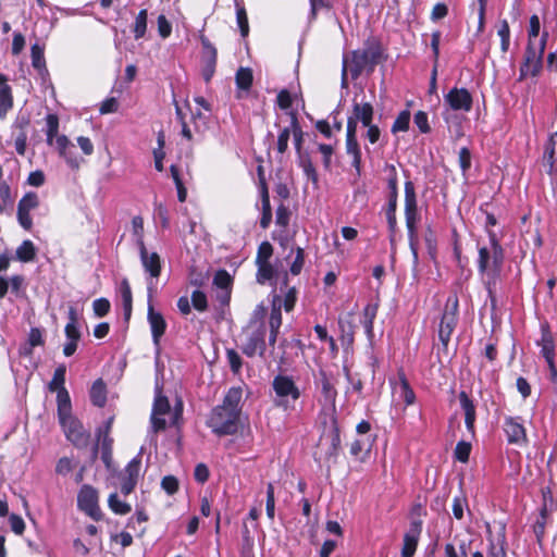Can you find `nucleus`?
I'll return each instance as SVG.
<instances>
[{"label": "nucleus", "instance_id": "obj_21", "mask_svg": "<svg viewBox=\"0 0 557 557\" xmlns=\"http://www.w3.org/2000/svg\"><path fill=\"white\" fill-rule=\"evenodd\" d=\"M148 321L151 326L153 341L156 344L159 343L160 337L165 332V321L160 312L154 311L153 306L149 304L148 306Z\"/></svg>", "mask_w": 557, "mask_h": 557}, {"label": "nucleus", "instance_id": "obj_37", "mask_svg": "<svg viewBox=\"0 0 557 557\" xmlns=\"http://www.w3.org/2000/svg\"><path fill=\"white\" fill-rule=\"evenodd\" d=\"M39 206V198L35 191L26 193L18 201L17 207L23 209L33 210Z\"/></svg>", "mask_w": 557, "mask_h": 557}, {"label": "nucleus", "instance_id": "obj_47", "mask_svg": "<svg viewBox=\"0 0 557 557\" xmlns=\"http://www.w3.org/2000/svg\"><path fill=\"white\" fill-rule=\"evenodd\" d=\"M191 304L198 311H205L208 308L207 296L201 290H194L191 294Z\"/></svg>", "mask_w": 557, "mask_h": 557}, {"label": "nucleus", "instance_id": "obj_22", "mask_svg": "<svg viewBox=\"0 0 557 557\" xmlns=\"http://www.w3.org/2000/svg\"><path fill=\"white\" fill-rule=\"evenodd\" d=\"M44 344L45 339L41 330L38 327H32L28 333L26 344L20 348V355L29 357L33 355V349L35 347L42 346Z\"/></svg>", "mask_w": 557, "mask_h": 557}, {"label": "nucleus", "instance_id": "obj_56", "mask_svg": "<svg viewBox=\"0 0 557 557\" xmlns=\"http://www.w3.org/2000/svg\"><path fill=\"white\" fill-rule=\"evenodd\" d=\"M258 265V281L263 283L273 276V267L270 262L256 263Z\"/></svg>", "mask_w": 557, "mask_h": 557}, {"label": "nucleus", "instance_id": "obj_43", "mask_svg": "<svg viewBox=\"0 0 557 557\" xmlns=\"http://www.w3.org/2000/svg\"><path fill=\"white\" fill-rule=\"evenodd\" d=\"M409 121H410V113L409 111H403L399 113L397 119L395 120L392 131L394 133L396 132H404L407 131L409 127Z\"/></svg>", "mask_w": 557, "mask_h": 557}, {"label": "nucleus", "instance_id": "obj_26", "mask_svg": "<svg viewBox=\"0 0 557 557\" xmlns=\"http://www.w3.org/2000/svg\"><path fill=\"white\" fill-rule=\"evenodd\" d=\"M456 318L453 317V314H443L441 323H440V330H438V336L442 342V344L446 347L450 341V336L453 334V331L456 325Z\"/></svg>", "mask_w": 557, "mask_h": 557}, {"label": "nucleus", "instance_id": "obj_27", "mask_svg": "<svg viewBox=\"0 0 557 557\" xmlns=\"http://www.w3.org/2000/svg\"><path fill=\"white\" fill-rule=\"evenodd\" d=\"M505 431L510 443H520L525 441L524 428L512 418L506 420Z\"/></svg>", "mask_w": 557, "mask_h": 557}, {"label": "nucleus", "instance_id": "obj_49", "mask_svg": "<svg viewBox=\"0 0 557 557\" xmlns=\"http://www.w3.org/2000/svg\"><path fill=\"white\" fill-rule=\"evenodd\" d=\"M30 211L32 210H27V209L17 207V221H18L20 225L26 231H30L33 227V220L30 216Z\"/></svg>", "mask_w": 557, "mask_h": 557}, {"label": "nucleus", "instance_id": "obj_41", "mask_svg": "<svg viewBox=\"0 0 557 557\" xmlns=\"http://www.w3.org/2000/svg\"><path fill=\"white\" fill-rule=\"evenodd\" d=\"M273 255V247L269 242L260 244L257 252L256 263L269 262V259Z\"/></svg>", "mask_w": 557, "mask_h": 557}, {"label": "nucleus", "instance_id": "obj_48", "mask_svg": "<svg viewBox=\"0 0 557 557\" xmlns=\"http://www.w3.org/2000/svg\"><path fill=\"white\" fill-rule=\"evenodd\" d=\"M471 451V445L467 442H459L455 448V457L461 462H467Z\"/></svg>", "mask_w": 557, "mask_h": 557}, {"label": "nucleus", "instance_id": "obj_55", "mask_svg": "<svg viewBox=\"0 0 557 557\" xmlns=\"http://www.w3.org/2000/svg\"><path fill=\"white\" fill-rule=\"evenodd\" d=\"M120 103L115 97H111L101 102L99 107L100 114L114 113L119 110Z\"/></svg>", "mask_w": 557, "mask_h": 557}, {"label": "nucleus", "instance_id": "obj_10", "mask_svg": "<svg viewBox=\"0 0 557 557\" xmlns=\"http://www.w3.org/2000/svg\"><path fill=\"white\" fill-rule=\"evenodd\" d=\"M46 126L42 129L46 133L47 144L54 146L63 154L67 148L69 139L65 135H59V116L55 113H49L45 117Z\"/></svg>", "mask_w": 557, "mask_h": 557}, {"label": "nucleus", "instance_id": "obj_60", "mask_svg": "<svg viewBox=\"0 0 557 557\" xmlns=\"http://www.w3.org/2000/svg\"><path fill=\"white\" fill-rule=\"evenodd\" d=\"M94 312L97 317H104L110 310V302L106 298H99L94 301Z\"/></svg>", "mask_w": 557, "mask_h": 557}, {"label": "nucleus", "instance_id": "obj_42", "mask_svg": "<svg viewBox=\"0 0 557 557\" xmlns=\"http://www.w3.org/2000/svg\"><path fill=\"white\" fill-rule=\"evenodd\" d=\"M252 548H253V539L250 535V531L247 527V524H244L243 530V548L242 553L245 557H250L252 555Z\"/></svg>", "mask_w": 557, "mask_h": 557}, {"label": "nucleus", "instance_id": "obj_53", "mask_svg": "<svg viewBox=\"0 0 557 557\" xmlns=\"http://www.w3.org/2000/svg\"><path fill=\"white\" fill-rule=\"evenodd\" d=\"M282 325V313L280 307H273L270 314L269 326L270 331L278 332Z\"/></svg>", "mask_w": 557, "mask_h": 557}, {"label": "nucleus", "instance_id": "obj_7", "mask_svg": "<svg viewBox=\"0 0 557 557\" xmlns=\"http://www.w3.org/2000/svg\"><path fill=\"white\" fill-rule=\"evenodd\" d=\"M491 242V251L485 247L479 250V269L481 272H491L493 275H496L503 264L504 252L494 235Z\"/></svg>", "mask_w": 557, "mask_h": 557}, {"label": "nucleus", "instance_id": "obj_61", "mask_svg": "<svg viewBox=\"0 0 557 557\" xmlns=\"http://www.w3.org/2000/svg\"><path fill=\"white\" fill-rule=\"evenodd\" d=\"M304 262H305L304 249L298 247L297 248L296 258H295L294 262L290 265L292 274L298 275L301 272V269L304 267Z\"/></svg>", "mask_w": 557, "mask_h": 557}, {"label": "nucleus", "instance_id": "obj_11", "mask_svg": "<svg viewBox=\"0 0 557 557\" xmlns=\"http://www.w3.org/2000/svg\"><path fill=\"white\" fill-rule=\"evenodd\" d=\"M405 197H406V222L407 227L410 234V238H413L414 230H416V221H417V203H416V194L414 186L412 182H407L405 184ZM411 247H413V243L411 242ZM414 258H417V251L412 248Z\"/></svg>", "mask_w": 557, "mask_h": 557}, {"label": "nucleus", "instance_id": "obj_62", "mask_svg": "<svg viewBox=\"0 0 557 557\" xmlns=\"http://www.w3.org/2000/svg\"><path fill=\"white\" fill-rule=\"evenodd\" d=\"M289 210L284 205H281L276 209V224L280 226L286 227L289 222Z\"/></svg>", "mask_w": 557, "mask_h": 557}, {"label": "nucleus", "instance_id": "obj_25", "mask_svg": "<svg viewBox=\"0 0 557 557\" xmlns=\"http://www.w3.org/2000/svg\"><path fill=\"white\" fill-rule=\"evenodd\" d=\"M90 400L97 407H103L107 403V385L102 379H98L92 383L90 388Z\"/></svg>", "mask_w": 557, "mask_h": 557}, {"label": "nucleus", "instance_id": "obj_46", "mask_svg": "<svg viewBox=\"0 0 557 557\" xmlns=\"http://www.w3.org/2000/svg\"><path fill=\"white\" fill-rule=\"evenodd\" d=\"M200 40L203 48V60L210 62H216V49L211 45L208 38L200 36Z\"/></svg>", "mask_w": 557, "mask_h": 557}, {"label": "nucleus", "instance_id": "obj_32", "mask_svg": "<svg viewBox=\"0 0 557 557\" xmlns=\"http://www.w3.org/2000/svg\"><path fill=\"white\" fill-rule=\"evenodd\" d=\"M108 505L111 508V510L117 515H126L132 510L131 505H128L125 502H122L117 493H112L109 496Z\"/></svg>", "mask_w": 557, "mask_h": 557}, {"label": "nucleus", "instance_id": "obj_15", "mask_svg": "<svg viewBox=\"0 0 557 557\" xmlns=\"http://www.w3.org/2000/svg\"><path fill=\"white\" fill-rule=\"evenodd\" d=\"M14 104L12 87L8 84V77L0 73V119L7 117Z\"/></svg>", "mask_w": 557, "mask_h": 557}, {"label": "nucleus", "instance_id": "obj_38", "mask_svg": "<svg viewBox=\"0 0 557 557\" xmlns=\"http://www.w3.org/2000/svg\"><path fill=\"white\" fill-rule=\"evenodd\" d=\"M236 8H237V12H236L237 24L239 26L242 36L246 37V36H248V33H249L247 13H246L245 8L240 7L238 3H236Z\"/></svg>", "mask_w": 557, "mask_h": 557}, {"label": "nucleus", "instance_id": "obj_34", "mask_svg": "<svg viewBox=\"0 0 557 557\" xmlns=\"http://www.w3.org/2000/svg\"><path fill=\"white\" fill-rule=\"evenodd\" d=\"M121 288L124 313L126 319H128L132 313V292L127 280L122 281Z\"/></svg>", "mask_w": 557, "mask_h": 557}, {"label": "nucleus", "instance_id": "obj_59", "mask_svg": "<svg viewBox=\"0 0 557 557\" xmlns=\"http://www.w3.org/2000/svg\"><path fill=\"white\" fill-rule=\"evenodd\" d=\"M226 357L232 371L238 373L242 368V358L238 352L234 349H227Z\"/></svg>", "mask_w": 557, "mask_h": 557}, {"label": "nucleus", "instance_id": "obj_20", "mask_svg": "<svg viewBox=\"0 0 557 557\" xmlns=\"http://www.w3.org/2000/svg\"><path fill=\"white\" fill-rule=\"evenodd\" d=\"M356 134H357V131H355V126L352 125V122L347 123L346 148H347V152L349 154H351L354 158L352 165L359 172L361 154H360V149H359Z\"/></svg>", "mask_w": 557, "mask_h": 557}, {"label": "nucleus", "instance_id": "obj_4", "mask_svg": "<svg viewBox=\"0 0 557 557\" xmlns=\"http://www.w3.org/2000/svg\"><path fill=\"white\" fill-rule=\"evenodd\" d=\"M275 392L274 404L284 410H294L300 397V391L294 380L287 375H277L272 383Z\"/></svg>", "mask_w": 557, "mask_h": 557}, {"label": "nucleus", "instance_id": "obj_31", "mask_svg": "<svg viewBox=\"0 0 557 557\" xmlns=\"http://www.w3.org/2000/svg\"><path fill=\"white\" fill-rule=\"evenodd\" d=\"M252 71L249 67H240L236 73V85L238 88L248 90L252 85Z\"/></svg>", "mask_w": 557, "mask_h": 557}, {"label": "nucleus", "instance_id": "obj_19", "mask_svg": "<svg viewBox=\"0 0 557 557\" xmlns=\"http://www.w3.org/2000/svg\"><path fill=\"white\" fill-rule=\"evenodd\" d=\"M391 384L393 386L394 393H399L400 396L404 397V401L406 403V405L409 406L414 403V392L410 387L406 374L403 370L398 371V382L391 380Z\"/></svg>", "mask_w": 557, "mask_h": 557}, {"label": "nucleus", "instance_id": "obj_54", "mask_svg": "<svg viewBox=\"0 0 557 557\" xmlns=\"http://www.w3.org/2000/svg\"><path fill=\"white\" fill-rule=\"evenodd\" d=\"M331 422H332V425H331V431H330L329 436L331 438L333 451H336L341 444L339 428H338L337 419L334 416L332 417Z\"/></svg>", "mask_w": 557, "mask_h": 557}, {"label": "nucleus", "instance_id": "obj_57", "mask_svg": "<svg viewBox=\"0 0 557 557\" xmlns=\"http://www.w3.org/2000/svg\"><path fill=\"white\" fill-rule=\"evenodd\" d=\"M162 488L170 495L178 490V480L174 475H166L161 481Z\"/></svg>", "mask_w": 557, "mask_h": 557}, {"label": "nucleus", "instance_id": "obj_50", "mask_svg": "<svg viewBox=\"0 0 557 557\" xmlns=\"http://www.w3.org/2000/svg\"><path fill=\"white\" fill-rule=\"evenodd\" d=\"M542 354L547 361L554 360V343L548 334H544L542 338Z\"/></svg>", "mask_w": 557, "mask_h": 557}, {"label": "nucleus", "instance_id": "obj_44", "mask_svg": "<svg viewBox=\"0 0 557 557\" xmlns=\"http://www.w3.org/2000/svg\"><path fill=\"white\" fill-rule=\"evenodd\" d=\"M338 323L342 332V342L348 346L351 345L354 342L352 324L349 321L344 322L343 320H339Z\"/></svg>", "mask_w": 557, "mask_h": 557}, {"label": "nucleus", "instance_id": "obj_2", "mask_svg": "<svg viewBox=\"0 0 557 557\" xmlns=\"http://www.w3.org/2000/svg\"><path fill=\"white\" fill-rule=\"evenodd\" d=\"M183 414V401L177 399L173 407L162 388L156 386V397L152 406L150 422L153 433L164 431L168 426H178Z\"/></svg>", "mask_w": 557, "mask_h": 557}, {"label": "nucleus", "instance_id": "obj_16", "mask_svg": "<svg viewBox=\"0 0 557 557\" xmlns=\"http://www.w3.org/2000/svg\"><path fill=\"white\" fill-rule=\"evenodd\" d=\"M373 107L369 102L355 103L352 107V115L348 117L347 123L352 122L355 131H357V123L360 121L363 126H369L373 119Z\"/></svg>", "mask_w": 557, "mask_h": 557}, {"label": "nucleus", "instance_id": "obj_9", "mask_svg": "<svg viewBox=\"0 0 557 557\" xmlns=\"http://www.w3.org/2000/svg\"><path fill=\"white\" fill-rule=\"evenodd\" d=\"M78 508L94 520L101 519V510L98 505V492L90 485H83L77 495Z\"/></svg>", "mask_w": 557, "mask_h": 557}, {"label": "nucleus", "instance_id": "obj_51", "mask_svg": "<svg viewBox=\"0 0 557 557\" xmlns=\"http://www.w3.org/2000/svg\"><path fill=\"white\" fill-rule=\"evenodd\" d=\"M300 165L302 166L308 178L312 180L314 183L318 181V175L309 157L300 154Z\"/></svg>", "mask_w": 557, "mask_h": 557}, {"label": "nucleus", "instance_id": "obj_5", "mask_svg": "<svg viewBox=\"0 0 557 557\" xmlns=\"http://www.w3.org/2000/svg\"><path fill=\"white\" fill-rule=\"evenodd\" d=\"M264 313L265 309L262 306L258 307L255 311L251 324H256L257 327L249 336L247 343L243 346V352L248 357H253L256 354L263 357L265 352V326L262 322Z\"/></svg>", "mask_w": 557, "mask_h": 557}, {"label": "nucleus", "instance_id": "obj_40", "mask_svg": "<svg viewBox=\"0 0 557 557\" xmlns=\"http://www.w3.org/2000/svg\"><path fill=\"white\" fill-rule=\"evenodd\" d=\"M209 277L210 275L208 271H197L195 268H193L189 274V282L194 286L201 287L207 284Z\"/></svg>", "mask_w": 557, "mask_h": 557}, {"label": "nucleus", "instance_id": "obj_33", "mask_svg": "<svg viewBox=\"0 0 557 557\" xmlns=\"http://www.w3.org/2000/svg\"><path fill=\"white\" fill-rule=\"evenodd\" d=\"M488 557H507L505 535L500 534L496 542L491 541Z\"/></svg>", "mask_w": 557, "mask_h": 557}, {"label": "nucleus", "instance_id": "obj_14", "mask_svg": "<svg viewBox=\"0 0 557 557\" xmlns=\"http://www.w3.org/2000/svg\"><path fill=\"white\" fill-rule=\"evenodd\" d=\"M421 531L422 522L420 520L412 521L409 531L404 535L401 557H412L414 555Z\"/></svg>", "mask_w": 557, "mask_h": 557}, {"label": "nucleus", "instance_id": "obj_63", "mask_svg": "<svg viewBox=\"0 0 557 557\" xmlns=\"http://www.w3.org/2000/svg\"><path fill=\"white\" fill-rule=\"evenodd\" d=\"M414 124L418 126V128L426 134L430 132V125L428 123V115L425 112L423 111H418L416 114H414Z\"/></svg>", "mask_w": 557, "mask_h": 557}, {"label": "nucleus", "instance_id": "obj_12", "mask_svg": "<svg viewBox=\"0 0 557 557\" xmlns=\"http://www.w3.org/2000/svg\"><path fill=\"white\" fill-rule=\"evenodd\" d=\"M140 457H135L133 460L128 462L123 473H121V492L124 495L131 494L139 478L140 472Z\"/></svg>", "mask_w": 557, "mask_h": 557}, {"label": "nucleus", "instance_id": "obj_6", "mask_svg": "<svg viewBox=\"0 0 557 557\" xmlns=\"http://www.w3.org/2000/svg\"><path fill=\"white\" fill-rule=\"evenodd\" d=\"M545 49V40L541 39L537 42L529 40L524 62L520 67V81L527 76H536L542 66V58Z\"/></svg>", "mask_w": 557, "mask_h": 557}, {"label": "nucleus", "instance_id": "obj_18", "mask_svg": "<svg viewBox=\"0 0 557 557\" xmlns=\"http://www.w3.org/2000/svg\"><path fill=\"white\" fill-rule=\"evenodd\" d=\"M30 121L26 117L17 119L14 123V128L17 129L14 137L15 150L20 156H24L27 148V127Z\"/></svg>", "mask_w": 557, "mask_h": 557}, {"label": "nucleus", "instance_id": "obj_39", "mask_svg": "<svg viewBox=\"0 0 557 557\" xmlns=\"http://www.w3.org/2000/svg\"><path fill=\"white\" fill-rule=\"evenodd\" d=\"M11 205L12 199L10 186L5 182H0V213H3Z\"/></svg>", "mask_w": 557, "mask_h": 557}, {"label": "nucleus", "instance_id": "obj_30", "mask_svg": "<svg viewBox=\"0 0 557 557\" xmlns=\"http://www.w3.org/2000/svg\"><path fill=\"white\" fill-rule=\"evenodd\" d=\"M320 376H321L323 397H324L325 401H327L329 404L334 406L337 392H336L335 387L333 386V384L330 382V380L324 371L320 372Z\"/></svg>", "mask_w": 557, "mask_h": 557}, {"label": "nucleus", "instance_id": "obj_45", "mask_svg": "<svg viewBox=\"0 0 557 557\" xmlns=\"http://www.w3.org/2000/svg\"><path fill=\"white\" fill-rule=\"evenodd\" d=\"M498 36L502 40V51L507 52L509 48V36H510V29L509 24L507 21H502L499 28L497 30Z\"/></svg>", "mask_w": 557, "mask_h": 557}, {"label": "nucleus", "instance_id": "obj_17", "mask_svg": "<svg viewBox=\"0 0 557 557\" xmlns=\"http://www.w3.org/2000/svg\"><path fill=\"white\" fill-rule=\"evenodd\" d=\"M140 258L144 268L152 277H158L161 272L160 257L157 252L148 253L144 240H139Z\"/></svg>", "mask_w": 557, "mask_h": 557}, {"label": "nucleus", "instance_id": "obj_36", "mask_svg": "<svg viewBox=\"0 0 557 557\" xmlns=\"http://www.w3.org/2000/svg\"><path fill=\"white\" fill-rule=\"evenodd\" d=\"M147 10H141L138 15L136 16L135 25H134V34L135 38L139 39L144 37L146 29H147Z\"/></svg>", "mask_w": 557, "mask_h": 557}, {"label": "nucleus", "instance_id": "obj_28", "mask_svg": "<svg viewBox=\"0 0 557 557\" xmlns=\"http://www.w3.org/2000/svg\"><path fill=\"white\" fill-rule=\"evenodd\" d=\"M459 400L466 416V425L472 431L475 421V407L466 392L459 394Z\"/></svg>", "mask_w": 557, "mask_h": 557}, {"label": "nucleus", "instance_id": "obj_58", "mask_svg": "<svg viewBox=\"0 0 557 557\" xmlns=\"http://www.w3.org/2000/svg\"><path fill=\"white\" fill-rule=\"evenodd\" d=\"M9 523H10L11 530L17 535L23 534V532L25 531V522H24L23 518L16 513H12L9 517Z\"/></svg>", "mask_w": 557, "mask_h": 557}, {"label": "nucleus", "instance_id": "obj_1", "mask_svg": "<svg viewBox=\"0 0 557 557\" xmlns=\"http://www.w3.org/2000/svg\"><path fill=\"white\" fill-rule=\"evenodd\" d=\"M242 395V388L233 387L225 395L223 404L213 409L208 425L215 434L230 435L237 432Z\"/></svg>", "mask_w": 557, "mask_h": 557}, {"label": "nucleus", "instance_id": "obj_8", "mask_svg": "<svg viewBox=\"0 0 557 557\" xmlns=\"http://www.w3.org/2000/svg\"><path fill=\"white\" fill-rule=\"evenodd\" d=\"M379 57L380 53L373 49L352 51L350 59H348V67L351 78H358L362 71L368 67L372 70L377 63Z\"/></svg>", "mask_w": 557, "mask_h": 557}, {"label": "nucleus", "instance_id": "obj_24", "mask_svg": "<svg viewBox=\"0 0 557 557\" xmlns=\"http://www.w3.org/2000/svg\"><path fill=\"white\" fill-rule=\"evenodd\" d=\"M37 248L30 239H25L16 248L15 258L16 260L28 263L36 259Z\"/></svg>", "mask_w": 557, "mask_h": 557}, {"label": "nucleus", "instance_id": "obj_23", "mask_svg": "<svg viewBox=\"0 0 557 557\" xmlns=\"http://www.w3.org/2000/svg\"><path fill=\"white\" fill-rule=\"evenodd\" d=\"M72 442L77 447H86L90 442V432L83 424L72 418Z\"/></svg>", "mask_w": 557, "mask_h": 557}, {"label": "nucleus", "instance_id": "obj_13", "mask_svg": "<svg viewBox=\"0 0 557 557\" xmlns=\"http://www.w3.org/2000/svg\"><path fill=\"white\" fill-rule=\"evenodd\" d=\"M445 100L453 110L470 111L472 108V96L466 88H453Z\"/></svg>", "mask_w": 557, "mask_h": 557}, {"label": "nucleus", "instance_id": "obj_29", "mask_svg": "<svg viewBox=\"0 0 557 557\" xmlns=\"http://www.w3.org/2000/svg\"><path fill=\"white\" fill-rule=\"evenodd\" d=\"M32 65L38 71L40 75L47 73L46 60L44 54V47L38 42L30 47Z\"/></svg>", "mask_w": 557, "mask_h": 557}, {"label": "nucleus", "instance_id": "obj_52", "mask_svg": "<svg viewBox=\"0 0 557 557\" xmlns=\"http://www.w3.org/2000/svg\"><path fill=\"white\" fill-rule=\"evenodd\" d=\"M232 283L230 274L225 270L215 273L213 284L222 289H227Z\"/></svg>", "mask_w": 557, "mask_h": 557}, {"label": "nucleus", "instance_id": "obj_3", "mask_svg": "<svg viewBox=\"0 0 557 557\" xmlns=\"http://www.w3.org/2000/svg\"><path fill=\"white\" fill-rule=\"evenodd\" d=\"M66 366L60 364L48 383V389L57 393L58 418L66 440H70V394L65 387Z\"/></svg>", "mask_w": 557, "mask_h": 557}, {"label": "nucleus", "instance_id": "obj_64", "mask_svg": "<svg viewBox=\"0 0 557 557\" xmlns=\"http://www.w3.org/2000/svg\"><path fill=\"white\" fill-rule=\"evenodd\" d=\"M46 177L41 170H36L29 173L27 184L30 186L39 187L45 184Z\"/></svg>", "mask_w": 557, "mask_h": 557}, {"label": "nucleus", "instance_id": "obj_35", "mask_svg": "<svg viewBox=\"0 0 557 557\" xmlns=\"http://www.w3.org/2000/svg\"><path fill=\"white\" fill-rule=\"evenodd\" d=\"M292 123H290V132L294 135L295 148L300 154L301 145H302V131L298 123L296 113H290Z\"/></svg>", "mask_w": 557, "mask_h": 557}]
</instances>
